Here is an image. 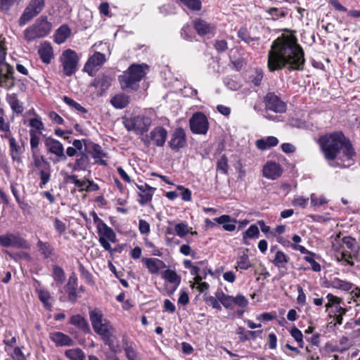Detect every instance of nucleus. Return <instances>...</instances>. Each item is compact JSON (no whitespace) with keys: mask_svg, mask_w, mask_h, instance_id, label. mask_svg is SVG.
Here are the masks:
<instances>
[{"mask_svg":"<svg viewBox=\"0 0 360 360\" xmlns=\"http://www.w3.org/2000/svg\"><path fill=\"white\" fill-rule=\"evenodd\" d=\"M238 267L243 270H246L251 266L249 257L247 254L241 255L237 261Z\"/></svg>","mask_w":360,"mask_h":360,"instance_id":"nucleus-47","label":"nucleus"},{"mask_svg":"<svg viewBox=\"0 0 360 360\" xmlns=\"http://www.w3.org/2000/svg\"><path fill=\"white\" fill-rule=\"evenodd\" d=\"M123 124L128 131H134L137 134H143L151 125V119L143 115L123 118Z\"/></svg>","mask_w":360,"mask_h":360,"instance_id":"nucleus-5","label":"nucleus"},{"mask_svg":"<svg viewBox=\"0 0 360 360\" xmlns=\"http://www.w3.org/2000/svg\"><path fill=\"white\" fill-rule=\"evenodd\" d=\"M33 165L34 167L39 168L44 164L48 167V165H50L42 155L37 154L35 152L32 153Z\"/></svg>","mask_w":360,"mask_h":360,"instance_id":"nucleus-49","label":"nucleus"},{"mask_svg":"<svg viewBox=\"0 0 360 360\" xmlns=\"http://www.w3.org/2000/svg\"><path fill=\"white\" fill-rule=\"evenodd\" d=\"M49 338L57 347H68L74 344V341L70 337L61 332L51 333Z\"/></svg>","mask_w":360,"mask_h":360,"instance_id":"nucleus-19","label":"nucleus"},{"mask_svg":"<svg viewBox=\"0 0 360 360\" xmlns=\"http://www.w3.org/2000/svg\"><path fill=\"white\" fill-rule=\"evenodd\" d=\"M331 238L333 249L336 251L340 250L343 245V242L340 235H336L334 238L332 237Z\"/></svg>","mask_w":360,"mask_h":360,"instance_id":"nucleus-63","label":"nucleus"},{"mask_svg":"<svg viewBox=\"0 0 360 360\" xmlns=\"http://www.w3.org/2000/svg\"><path fill=\"white\" fill-rule=\"evenodd\" d=\"M290 334L292 337L296 340V342L298 343V345L300 347H303V335L300 330H299L297 328L294 327L292 328L290 331Z\"/></svg>","mask_w":360,"mask_h":360,"instance_id":"nucleus-54","label":"nucleus"},{"mask_svg":"<svg viewBox=\"0 0 360 360\" xmlns=\"http://www.w3.org/2000/svg\"><path fill=\"white\" fill-rule=\"evenodd\" d=\"M105 56L100 52H96L86 61L84 67V71L92 75L97 67L102 65L105 62Z\"/></svg>","mask_w":360,"mask_h":360,"instance_id":"nucleus-15","label":"nucleus"},{"mask_svg":"<svg viewBox=\"0 0 360 360\" xmlns=\"http://www.w3.org/2000/svg\"><path fill=\"white\" fill-rule=\"evenodd\" d=\"M243 234L249 238H257L259 236V230L257 225L252 224Z\"/></svg>","mask_w":360,"mask_h":360,"instance_id":"nucleus-50","label":"nucleus"},{"mask_svg":"<svg viewBox=\"0 0 360 360\" xmlns=\"http://www.w3.org/2000/svg\"><path fill=\"white\" fill-rule=\"evenodd\" d=\"M89 165V158L88 155L84 152H82V153H79L77 155V158L75 160L74 165H72V170L73 171H80V170L84 171L87 169Z\"/></svg>","mask_w":360,"mask_h":360,"instance_id":"nucleus-25","label":"nucleus"},{"mask_svg":"<svg viewBox=\"0 0 360 360\" xmlns=\"http://www.w3.org/2000/svg\"><path fill=\"white\" fill-rule=\"evenodd\" d=\"M238 37L241 39L243 40V41H245V43H250L251 41H253V38H252L248 30L245 29V28H243V27H241L238 32Z\"/></svg>","mask_w":360,"mask_h":360,"instance_id":"nucleus-58","label":"nucleus"},{"mask_svg":"<svg viewBox=\"0 0 360 360\" xmlns=\"http://www.w3.org/2000/svg\"><path fill=\"white\" fill-rule=\"evenodd\" d=\"M124 352L129 360H139L136 352L131 347H125Z\"/></svg>","mask_w":360,"mask_h":360,"instance_id":"nucleus-64","label":"nucleus"},{"mask_svg":"<svg viewBox=\"0 0 360 360\" xmlns=\"http://www.w3.org/2000/svg\"><path fill=\"white\" fill-rule=\"evenodd\" d=\"M110 103L115 108L122 109L129 103V96L124 94H119L111 98Z\"/></svg>","mask_w":360,"mask_h":360,"instance_id":"nucleus-33","label":"nucleus"},{"mask_svg":"<svg viewBox=\"0 0 360 360\" xmlns=\"http://www.w3.org/2000/svg\"><path fill=\"white\" fill-rule=\"evenodd\" d=\"M89 318L93 328H96L98 324L101 323L105 319H103V314L98 309H94L89 311Z\"/></svg>","mask_w":360,"mask_h":360,"instance_id":"nucleus-39","label":"nucleus"},{"mask_svg":"<svg viewBox=\"0 0 360 360\" xmlns=\"http://www.w3.org/2000/svg\"><path fill=\"white\" fill-rule=\"evenodd\" d=\"M44 7V0H31L19 18V25L23 26L30 22L32 18L38 15Z\"/></svg>","mask_w":360,"mask_h":360,"instance_id":"nucleus-7","label":"nucleus"},{"mask_svg":"<svg viewBox=\"0 0 360 360\" xmlns=\"http://www.w3.org/2000/svg\"><path fill=\"white\" fill-rule=\"evenodd\" d=\"M112 78L107 75H102L94 79L93 86L98 89L102 94L111 85Z\"/></svg>","mask_w":360,"mask_h":360,"instance_id":"nucleus-30","label":"nucleus"},{"mask_svg":"<svg viewBox=\"0 0 360 360\" xmlns=\"http://www.w3.org/2000/svg\"><path fill=\"white\" fill-rule=\"evenodd\" d=\"M329 286L343 291H349L353 288L354 285L349 281L342 280L339 278H334L330 280Z\"/></svg>","mask_w":360,"mask_h":360,"instance_id":"nucleus-31","label":"nucleus"},{"mask_svg":"<svg viewBox=\"0 0 360 360\" xmlns=\"http://www.w3.org/2000/svg\"><path fill=\"white\" fill-rule=\"evenodd\" d=\"M155 188L151 187L150 188H146L145 191L143 193H139L140 199L139 200V202L143 205L150 202L152 200L153 193H154Z\"/></svg>","mask_w":360,"mask_h":360,"instance_id":"nucleus-42","label":"nucleus"},{"mask_svg":"<svg viewBox=\"0 0 360 360\" xmlns=\"http://www.w3.org/2000/svg\"><path fill=\"white\" fill-rule=\"evenodd\" d=\"M191 131L196 134L205 135L209 129V122L207 117L200 112L194 113L189 120Z\"/></svg>","mask_w":360,"mask_h":360,"instance_id":"nucleus-10","label":"nucleus"},{"mask_svg":"<svg viewBox=\"0 0 360 360\" xmlns=\"http://www.w3.org/2000/svg\"><path fill=\"white\" fill-rule=\"evenodd\" d=\"M190 229L192 228H189L188 224L185 222H181L176 224L174 226V231L178 236L180 238H184L190 232Z\"/></svg>","mask_w":360,"mask_h":360,"instance_id":"nucleus-43","label":"nucleus"},{"mask_svg":"<svg viewBox=\"0 0 360 360\" xmlns=\"http://www.w3.org/2000/svg\"><path fill=\"white\" fill-rule=\"evenodd\" d=\"M162 277L168 282L174 284L176 285V288L180 284L181 278L173 270H165L163 273Z\"/></svg>","mask_w":360,"mask_h":360,"instance_id":"nucleus-38","label":"nucleus"},{"mask_svg":"<svg viewBox=\"0 0 360 360\" xmlns=\"http://www.w3.org/2000/svg\"><path fill=\"white\" fill-rule=\"evenodd\" d=\"M268 13L273 17L274 20H277L279 18H284L288 15L286 9H279L276 7L269 8Z\"/></svg>","mask_w":360,"mask_h":360,"instance_id":"nucleus-45","label":"nucleus"},{"mask_svg":"<svg viewBox=\"0 0 360 360\" xmlns=\"http://www.w3.org/2000/svg\"><path fill=\"white\" fill-rule=\"evenodd\" d=\"M44 145L49 153L55 155L54 158H51L54 165L66 161L67 157L64 151V146L59 141L48 137L44 141Z\"/></svg>","mask_w":360,"mask_h":360,"instance_id":"nucleus-8","label":"nucleus"},{"mask_svg":"<svg viewBox=\"0 0 360 360\" xmlns=\"http://www.w3.org/2000/svg\"><path fill=\"white\" fill-rule=\"evenodd\" d=\"M30 146L32 150V153L34 152V150L38 147L39 143V136L36 134V132L31 129L30 131Z\"/></svg>","mask_w":360,"mask_h":360,"instance_id":"nucleus-57","label":"nucleus"},{"mask_svg":"<svg viewBox=\"0 0 360 360\" xmlns=\"http://www.w3.org/2000/svg\"><path fill=\"white\" fill-rule=\"evenodd\" d=\"M52 29V25L48 21L46 16L39 17L33 25L27 27L24 31V38L28 41L36 39L43 38L48 35Z\"/></svg>","mask_w":360,"mask_h":360,"instance_id":"nucleus-4","label":"nucleus"},{"mask_svg":"<svg viewBox=\"0 0 360 360\" xmlns=\"http://www.w3.org/2000/svg\"><path fill=\"white\" fill-rule=\"evenodd\" d=\"M39 300L44 303L46 307H50L49 300L51 298L50 293L46 290H40L39 293Z\"/></svg>","mask_w":360,"mask_h":360,"instance_id":"nucleus-61","label":"nucleus"},{"mask_svg":"<svg viewBox=\"0 0 360 360\" xmlns=\"http://www.w3.org/2000/svg\"><path fill=\"white\" fill-rule=\"evenodd\" d=\"M53 278L57 282L62 283L65 280V273L63 269L59 266L53 267Z\"/></svg>","mask_w":360,"mask_h":360,"instance_id":"nucleus-55","label":"nucleus"},{"mask_svg":"<svg viewBox=\"0 0 360 360\" xmlns=\"http://www.w3.org/2000/svg\"><path fill=\"white\" fill-rule=\"evenodd\" d=\"M216 296L226 309H232L233 304V297L225 294L222 290H217Z\"/></svg>","mask_w":360,"mask_h":360,"instance_id":"nucleus-35","label":"nucleus"},{"mask_svg":"<svg viewBox=\"0 0 360 360\" xmlns=\"http://www.w3.org/2000/svg\"><path fill=\"white\" fill-rule=\"evenodd\" d=\"M228 167V159L225 155H222L217 161V169L223 174H226Z\"/></svg>","mask_w":360,"mask_h":360,"instance_id":"nucleus-52","label":"nucleus"},{"mask_svg":"<svg viewBox=\"0 0 360 360\" xmlns=\"http://www.w3.org/2000/svg\"><path fill=\"white\" fill-rule=\"evenodd\" d=\"M53 227L58 235L61 236L65 233L67 230V226L63 221L58 218L55 217L53 219Z\"/></svg>","mask_w":360,"mask_h":360,"instance_id":"nucleus-46","label":"nucleus"},{"mask_svg":"<svg viewBox=\"0 0 360 360\" xmlns=\"http://www.w3.org/2000/svg\"><path fill=\"white\" fill-rule=\"evenodd\" d=\"M290 258L282 251L278 250L272 261L273 264L278 268H285Z\"/></svg>","mask_w":360,"mask_h":360,"instance_id":"nucleus-36","label":"nucleus"},{"mask_svg":"<svg viewBox=\"0 0 360 360\" xmlns=\"http://www.w3.org/2000/svg\"><path fill=\"white\" fill-rule=\"evenodd\" d=\"M40 177L39 187L42 188L51 179V167L48 165L46 169H41L38 173Z\"/></svg>","mask_w":360,"mask_h":360,"instance_id":"nucleus-41","label":"nucleus"},{"mask_svg":"<svg viewBox=\"0 0 360 360\" xmlns=\"http://www.w3.org/2000/svg\"><path fill=\"white\" fill-rule=\"evenodd\" d=\"M11 109L16 113L20 114L23 112L22 103L18 99L16 94H11L7 96Z\"/></svg>","mask_w":360,"mask_h":360,"instance_id":"nucleus-37","label":"nucleus"},{"mask_svg":"<svg viewBox=\"0 0 360 360\" xmlns=\"http://www.w3.org/2000/svg\"><path fill=\"white\" fill-rule=\"evenodd\" d=\"M319 143L327 160H337V165L343 167L354 164L356 153L350 141L342 131H335L320 137Z\"/></svg>","mask_w":360,"mask_h":360,"instance_id":"nucleus-2","label":"nucleus"},{"mask_svg":"<svg viewBox=\"0 0 360 360\" xmlns=\"http://www.w3.org/2000/svg\"><path fill=\"white\" fill-rule=\"evenodd\" d=\"M90 150L89 153L91 155L92 158L95 160L96 162H100L101 165H105V162L103 160L106 154L103 152L101 146L96 143H90Z\"/></svg>","mask_w":360,"mask_h":360,"instance_id":"nucleus-28","label":"nucleus"},{"mask_svg":"<svg viewBox=\"0 0 360 360\" xmlns=\"http://www.w3.org/2000/svg\"><path fill=\"white\" fill-rule=\"evenodd\" d=\"M262 172L264 177L271 179H276L282 174L280 165L274 162H267L264 166Z\"/></svg>","mask_w":360,"mask_h":360,"instance_id":"nucleus-17","label":"nucleus"},{"mask_svg":"<svg viewBox=\"0 0 360 360\" xmlns=\"http://www.w3.org/2000/svg\"><path fill=\"white\" fill-rule=\"evenodd\" d=\"M14 70L13 68L7 63L3 62L0 65V79L2 86H8L9 88L14 86V82H10L11 79H13Z\"/></svg>","mask_w":360,"mask_h":360,"instance_id":"nucleus-16","label":"nucleus"},{"mask_svg":"<svg viewBox=\"0 0 360 360\" xmlns=\"http://www.w3.org/2000/svg\"><path fill=\"white\" fill-rule=\"evenodd\" d=\"M305 59L302 48L293 36L278 37L268 53L267 66L271 72L288 68L290 70H303Z\"/></svg>","mask_w":360,"mask_h":360,"instance_id":"nucleus-1","label":"nucleus"},{"mask_svg":"<svg viewBox=\"0 0 360 360\" xmlns=\"http://www.w3.org/2000/svg\"><path fill=\"white\" fill-rule=\"evenodd\" d=\"M248 302V300L243 295H238L236 297H233V304L240 307H245Z\"/></svg>","mask_w":360,"mask_h":360,"instance_id":"nucleus-60","label":"nucleus"},{"mask_svg":"<svg viewBox=\"0 0 360 360\" xmlns=\"http://www.w3.org/2000/svg\"><path fill=\"white\" fill-rule=\"evenodd\" d=\"M141 261L152 274H156L166 267L165 262L158 258H143Z\"/></svg>","mask_w":360,"mask_h":360,"instance_id":"nucleus-20","label":"nucleus"},{"mask_svg":"<svg viewBox=\"0 0 360 360\" xmlns=\"http://www.w3.org/2000/svg\"><path fill=\"white\" fill-rule=\"evenodd\" d=\"M98 233L99 238H103L110 242L115 243L116 240V234L104 221H101L100 224L97 226Z\"/></svg>","mask_w":360,"mask_h":360,"instance_id":"nucleus-23","label":"nucleus"},{"mask_svg":"<svg viewBox=\"0 0 360 360\" xmlns=\"http://www.w3.org/2000/svg\"><path fill=\"white\" fill-rule=\"evenodd\" d=\"M311 206H321L327 202V200L323 196L319 197L315 193H312L310 196Z\"/></svg>","mask_w":360,"mask_h":360,"instance_id":"nucleus-56","label":"nucleus"},{"mask_svg":"<svg viewBox=\"0 0 360 360\" xmlns=\"http://www.w3.org/2000/svg\"><path fill=\"white\" fill-rule=\"evenodd\" d=\"M167 137V131L162 127H156L150 132L147 141L148 143H153L158 147L165 145Z\"/></svg>","mask_w":360,"mask_h":360,"instance_id":"nucleus-14","label":"nucleus"},{"mask_svg":"<svg viewBox=\"0 0 360 360\" xmlns=\"http://www.w3.org/2000/svg\"><path fill=\"white\" fill-rule=\"evenodd\" d=\"M0 245L4 248L29 249L28 242L18 234L7 233L0 235Z\"/></svg>","mask_w":360,"mask_h":360,"instance_id":"nucleus-11","label":"nucleus"},{"mask_svg":"<svg viewBox=\"0 0 360 360\" xmlns=\"http://www.w3.org/2000/svg\"><path fill=\"white\" fill-rule=\"evenodd\" d=\"M65 354L70 360H84L85 359L84 353L79 348L68 349Z\"/></svg>","mask_w":360,"mask_h":360,"instance_id":"nucleus-40","label":"nucleus"},{"mask_svg":"<svg viewBox=\"0 0 360 360\" xmlns=\"http://www.w3.org/2000/svg\"><path fill=\"white\" fill-rule=\"evenodd\" d=\"M148 69L146 64L131 65L127 70L123 72L122 75L118 77L120 86L123 90L132 89L136 90L139 83L146 75Z\"/></svg>","mask_w":360,"mask_h":360,"instance_id":"nucleus-3","label":"nucleus"},{"mask_svg":"<svg viewBox=\"0 0 360 360\" xmlns=\"http://www.w3.org/2000/svg\"><path fill=\"white\" fill-rule=\"evenodd\" d=\"M70 29L65 25H61L54 34V41L61 44L66 41L70 35Z\"/></svg>","mask_w":360,"mask_h":360,"instance_id":"nucleus-29","label":"nucleus"},{"mask_svg":"<svg viewBox=\"0 0 360 360\" xmlns=\"http://www.w3.org/2000/svg\"><path fill=\"white\" fill-rule=\"evenodd\" d=\"M262 333V330H248L244 333L243 336H240V339L242 342H245L249 339H255L257 336L261 335Z\"/></svg>","mask_w":360,"mask_h":360,"instance_id":"nucleus-59","label":"nucleus"},{"mask_svg":"<svg viewBox=\"0 0 360 360\" xmlns=\"http://www.w3.org/2000/svg\"><path fill=\"white\" fill-rule=\"evenodd\" d=\"M205 302L210 306H211L212 308L221 311V303L217 299V297L215 296H209L205 298Z\"/></svg>","mask_w":360,"mask_h":360,"instance_id":"nucleus-51","label":"nucleus"},{"mask_svg":"<svg viewBox=\"0 0 360 360\" xmlns=\"http://www.w3.org/2000/svg\"><path fill=\"white\" fill-rule=\"evenodd\" d=\"M60 61L65 75L71 76L77 70L79 57L75 51L72 49L64 51L60 58Z\"/></svg>","mask_w":360,"mask_h":360,"instance_id":"nucleus-6","label":"nucleus"},{"mask_svg":"<svg viewBox=\"0 0 360 360\" xmlns=\"http://www.w3.org/2000/svg\"><path fill=\"white\" fill-rule=\"evenodd\" d=\"M169 146L173 150L178 151L186 144V135L182 128L176 129L171 135L168 142Z\"/></svg>","mask_w":360,"mask_h":360,"instance_id":"nucleus-13","label":"nucleus"},{"mask_svg":"<svg viewBox=\"0 0 360 360\" xmlns=\"http://www.w3.org/2000/svg\"><path fill=\"white\" fill-rule=\"evenodd\" d=\"M37 247L44 259L52 258L55 255L53 247L48 242H43L39 240L37 243Z\"/></svg>","mask_w":360,"mask_h":360,"instance_id":"nucleus-26","label":"nucleus"},{"mask_svg":"<svg viewBox=\"0 0 360 360\" xmlns=\"http://www.w3.org/2000/svg\"><path fill=\"white\" fill-rule=\"evenodd\" d=\"M38 54L45 64H49L53 58V51L51 44L44 41L38 49Z\"/></svg>","mask_w":360,"mask_h":360,"instance_id":"nucleus-21","label":"nucleus"},{"mask_svg":"<svg viewBox=\"0 0 360 360\" xmlns=\"http://www.w3.org/2000/svg\"><path fill=\"white\" fill-rule=\"evenodd\" d=\"M11 357L14 360H27L26 356L23 354L21 348L15 347L11 354Z\"/></svg>","mask_w":360,"mask_h":360,"instance_id":"nucleus-62","label":"nucleus"},{"mask_svg":"<svg viewBox=\"0 0 360 360\" xmlns=\"http://www.w3.org/2000/svg\"><path fill=\"white\" fill-rule=\"evenodd\" d=\"M309 202V198H305L301 195H297L294 198L292 201L293 206L300 207L302 208L307 207Z\"/></svg>","mask_w":360,"mask_h":360,"instance_id":"nucleus-53","label":"nucleus"},{"mask_svg":"<svg viewBox=\"0 0 360 360\" xmlns=\"http://www.w3.org/2000/svg\"><path fill=\"white\" fill-rule=\"evenodd\" d=\"M9 146L12 160L18 163L21 162V155L23 153V150L22 147L17 143L14 137L11 136L9 138Z\"/></svg>","mask_w":360,"mask_h":360,"instance_id":"nucleus-24","label":"nucleus"},{"mask_svg":"<svg viewBox=\"0 0 360 360\" xmlns=\"http://www.w3.org/2000/svg\"><path fill=\"white\" fill-rule=\"evenodd\" d=\"M77 278L75 274H72L67 283V292L68 294V300L72 302H75L78 298L77 295Z\"/></svg>","mask_w":360,"mask_h":360,"instance_id":"nucleus-22","label":"nucleus"},{"mask_svg":"<svg viewBox=\"0 0 360 360\" xmlns=\"http://www.w3.org/2000/svg\"><path fill=\"white\" fill-rule=\"evenodd\" d=\"M264 102L266 110L276 113H283L286 110V104L274 93H268L264 98Z\"/></svg>","mask_w":360,"mask_h":360,"instance_id":"nucleus-12","label":"nucleus"},{"mask_svg":"<svg viewBox=\"0 0 360 360\" xmlns=\"http://www.w3.org/2000/svg\"><path fill=\"white\" fill-rule=\"evenodd\" d=\"M70 323L76 326L84 333L90 331V328L87 321L81 315H73L70 318Z\"/></svg>","mask_w":360,"mask_h":360,"instance_id":"nucleus-27","label":"nucleus"},{"mask_svg":"<svg viewBox=\"0 0 360 360\" xmlns=\"http://www.w3.org/2000/svg\"><path fill=\"white\" fill-rule=\"evenodd\" d=\"M278 140L275 136H268L265 139H260L256 141L257 147L260 150H266L271 147L277 146Z\"/></svg>","mask_w":360,"mask_h":360,"instance_id":"nucleus-34","label":"nucleus"},{"mask_svg":"<svg viewBox=\"0 0 360 360\" xmlns=\"http://www.w3.org/2000/svg\"><path fill=\"white\" fill-rule=\"evenodd\" d=\"M63 100L70 107L77 110L79 112H81L82 113H86L87 112V110L84 107H82L79 103H77L73 99L66 96H63Z\"/></svg>","mask_w":360,"mask_h":360,"instance_id":"nucleus-44","label":"nucleus"},{"mask_svg":"<svg viewBox=\"0 0 360 360\" xmlns=\"http://www.w3.org/2000/svg\"><path fill=\"white\" fill-rule=\"evenodd\" d=\"M193 27L200 36L212 34L215 30V27L213 25L201 18H196L193 21Z\"/></svg>","mask_w":360,"mask_h":360,"instance_id":"nucleus-18","label":"nucleus"},{"mask_svg":"<svg viewBox=\"0 0 360 360\" xmlns=\"http://www.w3.org/2000/svg\"><path fill=\"white\" fill-rule=\"evenodd\" d=\"M181 4L191 10L200 11L201 9L200 0H179Z\"/></svg>","mask_w":360,"mask_h":360,"instance_id":"nucleus-48","label":"nucleus"},{"mask_svg":"<svg viewBox=\"0 0 360 360\" xmlns=\"http://www.w3.org/2000/svg\"><path fill=\"white\" fill-rule=\"evenodd\" d=\"M218 224H221L223 229L227 231H233L236 229L235 220H232L229 215L224 214L214 219Z\"/></svg>","mask_w":360,"mask_h":360,"instance_id":"nucleus-32","label":"nucleus"},{"mask_svg":"<svg viewBox=\"0 0 360 360\" xmlns=\"http://www.w3.org/2000/svg\"><path fill=\"white\" fill-rule=\"evenodd\" d=\"M94 331L101 336L105 344L108 345L112 351H115V329L108 320H105L94 328Z\"/></svg>","mask_w":360,"mask_h":360,"instance_id":"nucleus-9","label":"nucleus"}]
</instances>
